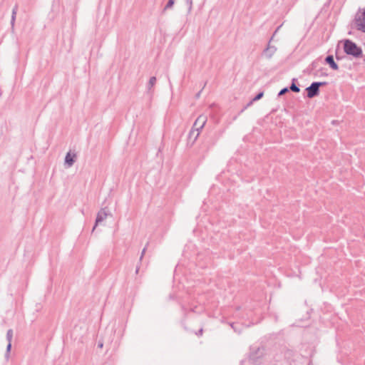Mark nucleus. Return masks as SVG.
<instances>
[{"label":"nucleus","instance_id":"nucleus-15","mask_svg":"<svg viewBox=\"0 0 365 365\" xmlns=\"http://www.w3.org/2000/svg\"><path fill=\"white\" fill-rule=\"evenodd\" d=\"M262 95H263V93H259V94H258V95H257V96L254 98V100H258V99H259V98L262 96Z\"/></svg>","mask_w":365,"mask_h":365},{"label":"nucleus","instance_id":"nucleus-17","mask_svg":"<svg viewBox=\"0 0 365 365\" xmlns=\"http://www.w3.org/2000/svg\"><path fill=\"white\" fill-rule=\"evenodd\" d=\"M99 346L101 348L103 346V344H99Z\"/></svg>","mask_w":365,"mask_h":365},{"label":"nucleus","instance_id":"nucleus-16","mask_svg":"<svg viewBox=\"0 0 365 365\" xmlns=\"http://www.w3.org/2000/svg\"><path fill=\"white\" fill-rule=\"evenodd\" d=\"M144 252H145V249H144V250H143L142 255H143ZM142 256H143V255H141V257H142Z\"/></svg>","mask_w":365,"mask_h":365},{"label":"nucleus","instance_id":"nucleus-9","mask_svg":"<svg viewBox=\"0 0 365 365\" xmlns=\"http://www.w3.org/2000/svg\"><path fill=\"white\" fill-rule=\"evenodd\" d=\"M290 89L294 91V92H299L300 89L294 83H292L291 86H290Z\"/></svg>","mask_w":365,"mask_h":365},{"label":"nucleus","instance_id":"nucleus-11","mask_svg":"<svg viewBox=\"0 0 365 365\" xmlns=\"http://www.w3.org/2000/svg\"><path fill=\"white\" fill-rule=\"evenodd\" d=\"M155 81H156L155 77H152V78H150V81H149V84H150V87H153V85H154V84H155Z\"/></svg>","mask_w":365,"mask_h":365},{"label":"nucleus","instance_id":"nucleus-6","mask_svg":"<svg viewBox=\"0 0 365 365\" xmlns=\"http://www.w3.org/2000/svg\"><path fill=\"white\" fill-rule=\"evenodd\" d=\"M13 336V332L12 330L9 329L6 333V339L9 341L8 345L6 346V353L5 354V358L6 360H9V352L11 348V340Z\"/></svg>","mask_w":365,"mask_h":365},{"label":"nucleus","instance_id":"nucleus-7","mask_svg":"<svg viewBox=\"0 0 365 365\" xmlns=\"http://www.w3.org/2000/svg\"><path fill=\"white\" fill-rule=\"evenodd\" d=\"M326 61L329 64L330 67L331 68H333L334 70H337L338 69V66L335 63L332 56H328L326 58Z\"/></svg>","mask_w":365,"mask_h":365},{"label":"nucleus","instance_id":"nucleus-10","mask_svg":"<svg viewBox=\"0 0 365 365\" xmlns=\"http://www.w3.org/2000/svg\"><path fill=\"white\" fill-rule=\"evenodd\" d=\"M16 9H13V11H12V16H11V26H13L14 24V21H15V18H16Z\"/></svg>","mask_w":365,"mask_h":365},{"label":"nucleus","instance_id":"nucleus-12","mask_svg":"<svg viewBox=\"0 0 365 365\" xmlns=\"http://www.w3.org/2000/svg\"><path fill=\"white\" fill-rule=\"evenodd\" d=\"M187 4L188 6V12H190L192 9V0H187Z\"/></svg>","mask_w":365,"mask_h":365},{"label":"nucleus","instance_id":"nucleus-8","mask_svg":"<svg viewBox=\"0 0 365 365\" xmlns=\"http://www.w3.org/2000/svg\"><path fill=\"white\" fill-rule=\"evenodd\" d=\"M75 154H71L70 153H67L65 158V162L69 166L72 165L74 162Z\"/></svg>","mask_w":365,"mask_h":365},{"label":"nucleus","instance_id":"nucleus-1","mask_svg":"<svg viewBox=\"0 0 365 365\" xmlns=\"http://www.w3.org/2000/svg\"><path fill=\"white\" fill-rule=\"evenodd\" d=\"M206 121V117L204 115H200L195 121L192 129L190 130L188 135L191 144H193L194 142L197 140L200 132L205 126Z\"/></svg>","mask_w":365,"mask_h":365},{"label":"nucleus","instance_id":"nucleus-14","mask_svg":"<svg viewBox=\"0 0 365 365\" xmlns=\"http://www.w3.org/2000/svg\"><path fill=\"white\" fill-rule=\"evenodd\" d=\"M174 1H175V0H169V1L168 2V4L166 6V8L171 7L174 4Z\"/></svg>","mask_w":365,"mask_h":365},{"label":"nucleus","instance_id":"nucleus-5","mask_svg":"<svg viewBox=\"0 0 365 365\" xmlns=\"http://www.w3.org/2000/svg\"><path fill=\"white\" fill-rule=\"evenodd\" d=\"M108 216V211L106 210V208H103V209H101L98 215H97V217H96V225L93 229V230L96 228V225L103 222Z\"/></svg>","mask_w":365,"mask_h":365},{"label":"nucleus","instance_id":"nucleus-2","mask_svg":"<svg viewBox=\"0 0 365 365\" xmlns=\"http://www.w3.org/2000/svg\"><path fill=\"white\" fill-rule=\"evenodd\" d=\"M344 50L346 54L359 58L362 56V49L351 40H345Z\"/></svg>","mask_w":365,"mask_h":365},{"label":"nucleus","instance_id":"nucleus-4","mask_svg":"<svg viewBox=\"0 0 365 365\" xmlns=\"http://www.w3.org/2000/svg\"><path fill=\"white\" fill-rule=\"evenodd\" d=\"M326 82H314L309 87L307 88V96L312 98L317 95L319 92V88L320 86L325 85Z\"/></svg>","mask_w":365,"mask_h":365},{"label":"nucleus","instance_id":"nucleus-13","mask_svg":"<svg viewBox=\"0 0 365 365\" xmlns=\"http://www.w3.org/2000/svg\"><path fill=\"white\" fill-rule=\"evenodd\" d=\"M288 91V88H284L283 89H282L279 93V96H281V95H283L284 93H285L286 92Z\"/></svg>","mask_w":365,"mask_h":365},{"label":"nucleus","instance_id":"nucleus-3","mask_svg":"<svg viewBox=\"0 0 365 365\" xmlns=\"http://www.w3.org/2000/svg\"><path fill=\"white\" fill-rule=\"evenodd\" d=\"M355 22L357 29L365 33V9L363 11L359 10L356 13Z\"/></svg>","mask_w":365,"mask_h":365}]
</instances>
